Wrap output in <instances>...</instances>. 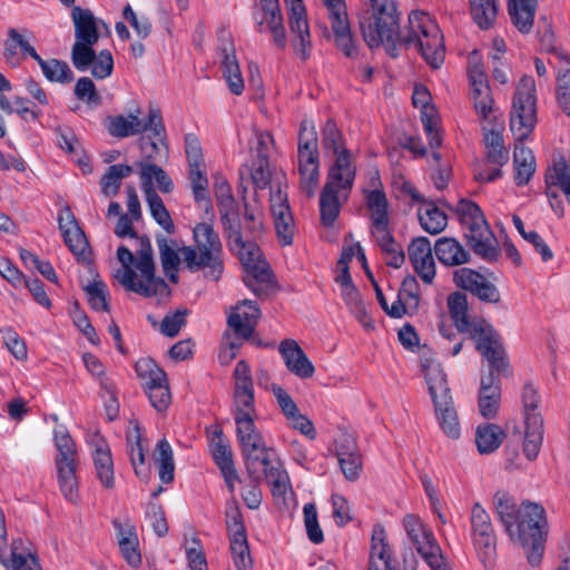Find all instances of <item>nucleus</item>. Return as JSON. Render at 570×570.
Here are the masks:
<instances>
[{"instance_id": "1", "label": "nucleus", "mask_w": 570, "mask_h": 570, "mask_svg": "<svg viewBox=\"0 0 570 570\" xmlns=\"http://www.w3.org/2000/svg\"><path fill=\"white\" fill-rule=\"evenodd\" d=\"M407 31L400 30V16L393 0H371V7L358 16L362 37L370 49L384 46L391 58H397V46L414 45L433 69L444 61L445 47L439 26L424 12L409 14Z\"/></svg>"}, {"instance_id": "2", "label": "nucleus", "mask_w": 570, "mask_h": 570, "mask_svg": "<svg viewBox=\"0 0 570 570\" xmlns=\"http://www.w3.org/2000/svg\"><path fill=\"white\" fill-rule=\"evenodd\" d=\"M194 246L179 247L177 240L156 236L163 271L175 269L184 264L190 273L204 272V276L217 282L224 272L223 244L212 223H198L193 229Z\"/></svg>"}, {"instance_id": "3", "label": "nucleus", "mask_w": 570, "mask_h": 570, "mask_svg": "<svg viewBox=\"0 0 570 570\" xmlns=\"http://www.w3.org/2000/svg\"><path fill=\"white\" fill-rule=\"evenodd\" d=\"M235 417L236 435L240 445L244 464L249 478L266 479L273 487V494H284L289 485V478L279 460H272L262 433L256 429L253 415L240 414Z\"/></svg>"}, {"instance_id": "4", "label": "nucleus", "mask_w": 570, "mask_h": 570, "mask_svg": "<svg viewBox=\"0 0 570 570\" xmlns=\"http://www.w3.org/2000/svg\"><path fill=\"white\" fill-rule=\"evenodd\" d=\"M535 82L531 76H523L515 88L510 128L522 141L532 132L537 122ZM514 180L518 186L528 185L535 171L532 150L522 142L517 144L513 153Z\"/></svg>"}, {"instance_id": "5", "label": "nucleus", "mask_w": 570, "mask_h": 570, "mask_svg": "<svg viewBox=\"0 0 570 570\" xmlns=\"http://www.w3.org/2000/svg\"><path fill=\"white\" fill-rule=\"evenodd\" d=\"M547 534L548 521L543 507L533 502H523L518 509L512 534L509 537L525 549L527 559L531 566H538L541 562Z\"/></svg>"}, {"instance_id": "6", "label": "nucleus", "mask_w": 570, "mask_h": 570, "mask_svg": "<svg viewBox=\"0 0 570 570\" xmlns=\"http://www.w3.org/2000/svg\"><path fill=\"white\" fill-rule=\"evenodd\" d=\"M456 214L460 223L469 230L464 234V238L473 253L488 263L497 262L501 255V249L480 206L463 198L456 205Z\"/></svg>"}, {"instance_id": "7", "label": "nucleus", "mask_w": 570, "mask_h": 570, "mask_svg": "<svg viewBox=\"0 0 570 570\" xmlns=\"http://www.w3.org/2000/svg\"><path fill=\"white\" fill-rule=\"evenodd\" d=\"M301 189L308 197L315 195L320 179L318 137L312 122L303 120L297 142Z\"/></svg>"}, {"instance_id": "8", "label": "nucleus", "mask_w": 570, "mask_h": 570, "mask_svg": "<svg viewBox=\"0 0 570 570\" xmlns=\"http://www.w3.org/2000/svg\"><path fill=\"white\" fill-rule=\"evenodd\" d=\"M230 250H237L239 261L247 274H254L259 281H268L272 277L269 265L266 261L261 259L262 252L256 239L252 237L245 229L243 222L236 225L235 232L232 229H223Z\"/></svg>"}, {"instance_id": "9", "label": "nucleus", "mask_w": 570, "mask_h": 570, "mask_svg": "<svg viewBox=\"0 0 570 570\" xmlns=\"http://www.w3.org/2000/svg\"><path fill=\"white\" fill-rule=\"evenodd\" d=\"M55 443L59 452L55 463L60 491L67 500L76 502L78 499L76 444L65 428L55 430Z\"/></svg>"}, {"instance_id": "10", "label": "nucleus", "mask_w": 570, "mask_h": 570, "mask_svg": "<svg viewBox=\"0 0 570 570\" xmlns=\"http://www.w3.org/2000/svg\"><path fill=\"white\" fill-rule=\"evenodd\" d=\"M322 141L326 150L336 156L328 170V176L336 179L343 189H351L354 184L356 168L352 163L351 153L344 147L343 136L333 119H328L322 130Z\"/></svg>"}, {"instance_id": "11", "label": "nucleus", "mask_w": 570, "mask_h": 570, "mask_svg": "<svg viewBox=\"0 0 570 570\" xmlns=\"http://www.w3.org/2000/svg\"><path fill=\"white\" fill-rule=\"evenodd\" d=\"M521 397L525 424L523 453L528 460L532 461L537 459L543 441V417L539 411L541 397L531 382L523 385Z\"/></svg>"}, {"instance_id": "12", "label": "nucleus", "mask_w": 570, "mask_h": 570, "mask_svg": "<svg viewBox=\"0 0 570 570\" xmlns=\"http://www.w3.org/2000/svg\"><path fill=\"white\" fill-rule=\"evenodd\" d=\"M475 343L476 351L488 362V372L492 375L509 376L510 361L502 343L501 335L491 324L484 327V332L470 337Z\"/></svg>"}, {"instance_id": "13", "label": "nucleus", "mask_w": 570, "mask_h": 570, "mask_svg": "<svg viewBox=\"0 0 570 570\" xmlns=\"http://www.w3.org/2000/svg\"><path fill=\"white\" fill-rule=\"evenodd\" d=\"M225 515L234 563L237 570H252L253 560L250 558L246 528L243 522L240 508L236 501L227 503Z\"/></svg>"}, {"instance_id": "14", "label": "nucleus", "mask_w": 570, "mask_h": 570, "mask_svg": "<svg viewBox=\"0 0 570 570\" xmlns=\"http://www.w3.org/2000/svg\"><path fill=\"white\" fill-rule=\"evenodd\" d=\"M328 11L336 47L348 58L356 55L345 0H323Z\"/></svg>"}, {"instance_id": "15", "label": "nucleus", "mask_w": 570, "mask_h": 570, "mask_svg": "<svg viewBox=\"0 0 570 570\" xmlns=\"http://www.w3.org/2000/svg\"><path fill=\"white\" fill-rule=\"evenodd\" d=\"M453 282L459 288L471 293L482 303L498 304L501 301L498 287L475 269L462 267L454 271Z\"/></svg>"}, {"instance_id": "16", "label": "nucleus", "mask_w": 570, "mask_h": 570, "mask_svg": "<svg viewBox=\"0 0 570 570\" xmlns=\"http://www.w3.org/2000/svg\"><path fill=\"white\" fill-rule=\"evenodd\" d=\"M288 8V23L292 33V45L295 52L303 59L309 58L311 36L303 0H284Z\"/></svg>"}, {"instance_id": "17", "label": "nucleus", "mask_w": 570, "mask_h": 570, "mask_svg": "<svg viewBox=\"0 0 570 570\" xmlns=\"http://www.w3.org/2000/svg\"><path fill=\"white\" fill-rule=\"evenodd\" d=\"M271 212L277 239L282 246L293 244L295 223L288 204L287 194L281 188L271 193Z\"/></svg>"}, {"instance_id": "18", "label": "nucleus", "mask_w": 570, "mask_h": 570, "mask_svg": "<svg viewBox=\"0 0 570 570\" xmlns=\"http://www.w3.org/2000/svg\"><path fill=\"white\" fill-rule=\"evenodd\" d=\"M470 521L475 548L483 558L491 557L495 551L497 537L491 518L480 503L473 505Z\"/></svg>"}, {"instance_id": "19", "label": "nucleus", "mask_w": 570, "mask_h": 570, "mask_svg": "<svg viewBox=\"0 0 570 570\" xmlns=\"http://www.w3.org/2000/svg\"><path fill=\"white\" fill-rule=\"evenodd\" d=\"M468 297L465 293L454 292L448 296V308L450 316L460 333H468L471 337L474 334L484 332L488 323L484 318L471 317L468 313Z\"/></svg>"}, {"instance_id": "20", "label": "nucleus", "mask_w": 570, "mask_h": 570, "mask_svg": "<svg viewBox=\"0 0 570 570\" xmlns=\"http://www.w3.org/2000/svg\"><path fill=\"white\" fill-rule=\"evenodd\" d=\"M139 240V249L137 252L138 259L136 268L140 272L141 277L146 281L149 291H155L154 296L169 295L170 288L164 278L156 276V265L153 256V247L148 236L142 235L136 237Z\"/></svg>"}, {"instance_id": "21", "label": "nucleus", "mask_w": 570, "mask_h": 570, "mask_svg": "<svg viewBox=\"0 0 570 570\" xmlns=\"http://www.w3.org/2000/svg\"><path fill=\"white\" fill-rule=\"evenodd\" d=\"M409 259L414 272L425 284H432L436 274L430 239L419 236L407 246Z\"/></svg>"}, {"instance_id": "22", "label": "nucleus", "mask_w": 570, "mask_h": 570, "mask_svg": "<svg viewBox=\"0 0 570 570\" xmlns=\"http://www.w3.org/2000/svg\"><path fill=\"white\" fill-rule=\"evenodd\" d=\"M117 258L122 265V271L118 269L115 277L125 287V289L137 293L144 297H153L155 291H149L146 281L136 279L137 275L131 266L134 264L136 265L137 259H135L131 250L124 245L119 246L117 249Z\"/></svg>"}, {"instance_id": "23", "label": "nucleus", "mask_w": 570, "mask_h": 570, "mask_svg": "<svg viewBox=\"0 0 570 570\" xmlns=\"http://www.w3.org/2000/svg\"><path fill=\"white\" fill-rule=\"evenodd\" d=\"M552 38L553 33L547 30L541 40L542 45L547 48V51L554 53L560 60L570 66V56L564 50L549 46ZM556 98L560 109L570 117V67L561 69L557 77Z\"/></svg>"}, {"instance_id": "24", "label": "nucleus", "mask_w": 570, "mask_h": 570, "mask_svg": "<svg viewBox=\"0 0 570 570\" xmlns=\"http://www.w3.org/2000/svg\"><path fill=\"white\" fill-rule=\"evenodd\" d=\"M112 525L116 530V538L122 558L130 567L139 568L141 566V553L135 524L129 520L121 522L115 519Z\"/></svg>"}, {"instance_id": "25", "label": "nucleus", "mask_w": 570, "mask_h": 570, "mask_svg": "<svg viewBox=\"0 0 570 570\" xmlns=\"http://www.w3.org/2000/svg\"><path fill=\"white\" fill-rule=\"evenodd\" d=\"M422 372L434 406L440 407L444 405L446 401L453 400L446 374L439 363L429 358L424 360L422 362Z\"/></svg>"}, {"instance_id": "26", "label": "nucleus", "mask_w": 570, "mask_h": 570, "mask_svg": "<svg viewBox=\"0 0 570 570\" xmlns=\"http://www.w3.org/2000/svg\"><path fill=\"white\" fill-rule=\"evenodd\" d=\"M287 370L299 379H309L315 367L295 340H283L278 346Z\"/></svg>"}, {"instance_id": "27", "label": "nucleus", "mask_w": 570, "mask_h": 570, "mask_svg": "<svg viewBox=\"0 0 570 570\" xmlns=\"http://www.w3.org/2000/svg\"><path fill=\"white\" fill-rule=\"evenodd\" d=\"M239 306L245 309L242 313H232L227 324L238 337L249 340L261 317V309L255 301L249 299L239 302L236 308L239 309Z\"/></svg>"}, {"instance_id": "28", "label": "nucleus", "mask_w": 570, "mask_h": 570, "mask_svg": "<svg viewBox=\"0 0 570 570\" xmlns=\"http://www.w3.org/2000/svg\"><path fill=\"white\" fill-rule=\"evenodd\" d=\"M340 183L327 175V180L320 195V218L325 227H332L341 210L338 202Z\"/></svg>"}, {"instance_id": "29", "label": "nucleus", "mask_w": 570, "mask_h": 570, "mask_svg": "<svg viewBox=\"0 0 570 570\" xmlns=\"http://www.w3.org/2000/svg\"><path fill=\"white\" fill-rule=\"evenodd\" d=\"M434 253L441 264L449 267L471 262V254L453 237H441L434 244Z\"/></svg>"}, {"instance_id": "30", "label": "nucleus", "mask_w": 570, "mask_h": 570, "mask_svg": "<svg viewBox=\"0 0 570 570\" xmlns=\"http://www.w3.org/2000/svg\"><path fill=\"white\" fill-rule=\"evenodd\" d=\"M58 225L65 244L77 261L82 264H91L90 246L81 227L67 228L63 215H58Z\"/></svg>"}, {"instance_id": "31", "label": "nucleus", "mask_w": 570, "mask_h": 570, "mask_svg": "<svg viewBox=\"0 0 570 570\" xmlns=\"http://www.w3.org/2000/svg\"><path fill=\"white\" fill-rule=\"evenodd\" d=\"M214 195L220 214L223 229H232V232H235L236 225H238L242 219L240 208L232 193V187L214 188Z\"/></svg>"}, {"instance_id": "32", "label": "nucleus", "mask_w": 570, "mask_h": 570, "mask_svg": "<svg viewBox=\"0 0 570 570\" xmlns=\"http://www.w3.org/2000/svg\"><path fill=\"white\" fill-rule=\"evenodd\" d=\"M71 18L75 26L76 41L96 45L99 40L100 33L91 10L73 6L71 10Z\"/></svg>"}, {"instance_id": "33", "label": "nucleus", "mask_w": 570, "mask_h": 570, "mask_svg": "<svg viewBox=\"0 0 570 570\" xmlns=\"http://www.w3.org/2000/svg\"><path fill=\"white\" fill-rule=\"evenodd\" d=\"M537 6L538 0L508 1L511 22L521 33L528 35L532 30Z\"/></svg>"}, {"instance_id": "34", "label": "nucleus", "mask_w": 570, "mask_h": 570, "mask_svg": "<svg viewBox=\"0 0 570 570\" xmlns=\"http://www.w3.org/2000/svg\"><path fill=\"white\" fill-rule=\"evenodd\" d=\"M135 371L141 380L145 393L168 385L166 372L150 357H144L136 362Z\"/></svg>"}, {"instance_id": "35", "label": "nucleus", "mask_w": 570, "mask_h": 570, "mask_svg": "<svg viewBox=\"0 0 570 570\" xmlns=\"http://www.w3.org/2000/svg\"><path fill=\"white\" fill-rule=\"evenodd\" d=\"M366 206L371 212L372 225L375 229H385L390 226L389 202L382 189L365 191Z\"/></svg>"}, {"instance_id": "36", "label": "nucleus", "mask_w": 570, "mask_h": 570, "mask_svg": "<svg viewBox=\"0 0 570 570\" xmlns=\"http://www.w3.org/2000/svg\"><path fill=\"white\" fill-rule=\"evenodd\" d=\"M203 165L189 167V179L194 199L198 205H204L205 214L214 219V207L208 191V178L202 170Z\"/></svg>"}, {"instance_id": "37", "label": "nucleus", "mask_w": 570, "mask_h": 570, "mask_svg": "<svg viewBox=\"0 0 570 570\" xmlns=\"http://www.w3.org/2000/svg\"><path fill=\"white\" fill-rule=\"evenodd\" d=\"M415 547L416 551L423 560L430 566L432 570H450L448 563L445 562V558L442 553V550L432 533V538H417L416 541H411Z\"/></svg>"}, {"instance_id": "38", "label": "nucleus", "mask_w": 570, "mask_h": 570, "mask_svg": "<svg viewBox=\"0 0 570 570\" xmlns=\"http://www.w3.org/2000/svg\"><path fill=\"white\" fill-rule=\"evenodd\" d=\"M505 432L501 426L493 423L479 425L475 431V443L481 454H490L502 444Z\"/></svg>"}, {"instance_id": "39", "label": "nucleus", "mask_w": 570, "mask_h": 570, "mask_svg": "<svg viewBox=\"0 0 570 570\" xmlns=\"http://www.w3.org/2000/svg\"><path fill=\"white\" fill-rule=\"evenodd\" d=\"M96 476L105 489L115 487L114 462L107 445H97L94 453Z\"/></svg>"}, {"instance_id": "40", "label": "nucleus", "mask_w": 570, "mask_h": 570, "mask_svg": "<svg viewBox=\"0 0 570 570\" xmlns=\"http://www.w3.org/2000/svg\"><path fill=\"white\" fill-rule=\"evenodd\" d=\"M381 234L376 237V242L384 255H386V265L393 268H400L405 262V254L402 246L396 243L391 234L390 226L385 229H375Z\"/></svg>"}, {"instance_id": "41", "label": "nucleus", "mask_w": 570, "mask_h": 570, "mask_svg": "<svg viewBox=\"0 0 570 570\" xmlns=\"http://www.w3.org/2000/svg\"><path fill=\"white\" fill-rule=\"evenodd\" d=\"M472 20L482 30L493 27L498 16V0H469Z\"/></svg>"}, {"instance_id": "42", "label": "nucleus", "mask_w": 570, "mask_h": 570, "mask_svg": "<svg viewBox=\"0 0 570 570\" xmlns=\"http://www.w3.org/2000/svg\"><path fill=\"white\" fill-rule=\"evenodd\" d=\"M435 415L443 433L450 439L456 440L461 435L460 421L453 400L446 401L444 405L434 406Z\"/></svg>"}, {"instance_id": "43", "label": "nucleus", "mask_w": 570, "mask_h": 570, "mask_svg": "<svg viewBox=\"0 0 570 570\" xmlns=\"http://www.w3.org/2000/svg\"><path fill=\"white\" fill-rule=\"evenodd\" d=\"M266 22L267 29L272 33L274 43L284 49L286 47V31L284 27L283 14L281 8L269 11H263V17L257 21L258 31H263V24Z\"/></svg>"}, {"instance_id": "44", "label": "nucleus", "mask_w": 570, "mask_h": 570, "mask_svg": "<svg viewBox=\"0 0 570 570\" xmlns=\"http://www.w3.org/2000/svg\"><path fill=\"white\" fill-rule=\"evenodd\" d=\"M425 204V210L420 209L417 213L420 225L426 233L438 235L445 229L448 217L433 202H426Z\"/></svg>"}, {"instance_id": "45", "label": "nucleus", "mask_w": 570, "mask_h": 570, "mask_svg": "<svg viewBox=\"0 0 570 570\" xmlns=\"http://www.w3.org/2000/svg\"><path fill=\"white\" fill-rule=\"evenodd\" d=\"M135 430V440L132 441L131 438L128 436V455L135 474L140 480L147 482L150 478V469L145 465V450L141 444V434L138 424H136Z\"/></svg>"}, {"instance_id": "46", "label": "nucleus", "mask_w": 570, "mask_h": 570, "mask_svg": "<svg viewBox=\"0 0 570 570\" xmlns=\"http://www.w3.org/2000/svg\"><path fill=\"white\" fill-rule=\"evenodd\" d=\"M484 144L488 163L502 167L509 161V151L504 147L503 136L500 131L494 129L487 131Z\"/></svg>"}, {"instance_id": "47", "label": "nucleus", "mask_w": 570, "mask_h": 570, "mask_svg": "<svg viewBox=\"0 0 570 570\" xmlns=\"http://www.w3.org/2000/svg\"><path fill=\"white\" fill-rule=\"evenodd\" d=\"M212 443V456L214 462L220 471L227 470V472H230V468L235 465L233 460V452L220 428H217L214 431Z\"/></svg>"}, {"instance_id": "48", "label": "nucleus", "mask_w": 570, "mask_h": 570, "mask_svg": "<svg viewBox=\"0 0 570 570\" xmlns=\"http://www.w3.org/2000/svg\"><path fill=\"white\" fill-rule=\"evenodd\" d=\"M140 179L142 181L144 191L146 188H153V179L155 178L158 188L163 193H170L174 189V183L169 175L156 164H140Z\"/></svg>"}, {"instance_id": "49", "label": "nucleus", "mask_w": 570, "mask_h": 570, "mask_svg": "<svg viewBox=\"0 0 570 570\" xmlns=\"http://www.w3.org/2000/svg\"><path fill=\"white\" fill-rule=\"evenodd\" d=\"M131 174L132 167L129 165H111L100 179L101 193L107 197L116 196L121 186V180Z\"/></svg>"}, {"instance_id": "50", "label": "nucleus", "mask_w": 570, "mask_h": 570, "mask_svg": "<svg viewBox=\"0 0 570 570\" xmlns=\"http://www.w3.org/2000/svg\"><path fill=\"white\" fill-rule=\"evenodd\" d=\"M146 200L149 206L150 214L157 224H159L168 234L175 233V225L169 212L154 188H146Z\"/></svg>"}, {"instance_id": "51", "label": "nucleus", "mask_w": 570, "mask_h": 570, "mask_svg": "<svg viewBox=\"0 0 570 570\" xmlns=\"http://www.w3.org/2000/svg\"><path fill=\"white\" fill-rule=\"evenodd\" d=\"M45 77L51 82L69 83L73 80L75 76L69 65L59 59H40L38 62Z\"/></svg>"}, {"instance_id": "52", "label": "nucleus", "mask_w": 570, "mask_h": 570, "mask_svg": "<svg viewBox=\"0 0 570 570\" xmlns=\"http://www.w3.org/2000/svg\"><path fill=\"white\" fill-rule=\"evenodd\" d=\"M159 479L163 483L174 481L175 462L169 442L166 439L158 441L156 445Z\"/></svg>"}, {"instance_id": "53", "label": "nucleus", "mask_w": 570, "mask_h": 570, "mask_svg": "<svg viewBox=\"0 0 570 570\" xmlns=\"http://www.w3.org/2000/svg\"><path fill=\"white\" fill-rule=\"evenodd\" d=\"M108 132L116 138H126L140 134V119L130 114L127 118L119 115L111 117L108 125Z\"/></svg>"}, {"instance_id": "54", "label": "nucleus", "mask_w": 570, "mask_h": 570, "mask_svg": "<svg viewBox=\"0 0 570 570\" xmlns=\"http://www.w3.org/2000/svg\"><path fill=\"white\" fill-rule=\"evenodd\" d=\"M568 168L567 161L561 157L547 169V180L550 185H558L570 205V173Z\"/></svg>"}, {"instance_id": "55", "label": "nucleus", "mask_w": 570, "mask_h": 570, "mask_svg": "<svg viewBox=\"0 0 570 570\" xmlns=\"http://www.w3.org/2000/svg\"><path fill=\"white\" fill-rule=\"evenodd\" d=\"M495 510L501 523L508 534H512V528L517 518L518 510L512 499L504 492H498L494 495Z\"/></svg>"}, {"instance_id": "56", "label": "nucleus", "mask_w": 570, "mask_h": 570, "mask_svg": "<svg viewBox=\"0 0 570 570\" xmlns=\"http://www.w3.org/2000/svg\"><path fill=\"white\" fill-rule=\"evenodd\" d=\"M150 131L154 138L160 142L166 149L167 140H166V128L163 120L161 111L158 106H149L148 117L145 124L140 122V134Z\"/></svg>"}, {"instance_id": "57", "label": "nucleus", "mask_w": 570, "mask_h": 570, "mask_svg": "<svg viewBox=\"0 0 570 570\" xmlns=\"http://www.w3.org/2000/svg\"><path fill=\"white\" fill-rule=\"evenodd\" d=\"M238 193L242 197L243 202V216L245 223V229L252 237H261L264 232L263 222L255 215L254 210L249 208V204L247 202V186L243 183V177H240V183L238 185Z\"/></svg>"}, {"instance_id": "58", "label": "nucleus", "mask_w": 570, "mask_h": 570, "mask_svg": "<svg viewBox=\"0 0 570 570\" xmlns=\"http://www.w3.org/2000/svg\"><path fill=\"white\" fill-rule=\"evenodd\" d=\"M88 297V303L94 311L109 312L110 306L107 301L108 291L106 284L101 279H94L82 286Z\"/></svg>"}, {"instance_id": "59", "label": "nucleus", "mask_w": 570, "mask_h": 570, "mask_svg": "<svg viewBox=\"0 0 570 570\" xmlns=\"http://www.w3.org/2000/svg\"><path fill=\"white\" fill-rule=\"evenodd\" d=\"M370 558H379L384 562L385 568L391 566V553L385 529L380 523L373 527Z\"/></svg>"}, {"instance_id": "60", "label": "nucleus", "mask_w": 570, "mask_h": 570, "mask_svg": "<svg viewBox=\"0 0 570 570\" xmlns=\"http://www.w3.org/2000/svg\"><path fill=\"white\" fill-rule=\"evenodd\" d=\"M512 222L519 234L530 244L533 245L535 250L541 255L543 262H548L552 259L553 253L547 243L541 238V236L535 232H525L524 225L520 216L513 215Z\"/></svg>"}, {"instance_id": "61", "label": "nucleus", "mask_w": 570, "mask_h": 570, "mask_svg": "<svg viewBox=\"0 0 570 570\" xmlns=\"http://www.w3.org/2000/svg\"><path fill=\"white\" fill-rule=\"evenodd\" d=\"M95 45H88L87 42L75 41L71 48V62L78 71H87L95 59L97 52L94 49Z\"/></svg>"}, {"instance_id": "62", "label": "nucleus", "mask_w": 570, "mask_h": 570, "mask_svg": "<svg viewBox=\"0 0 570 570\" xmlns=\"http://www.w3.org/2000/svg\"><path fill=\"white\" fill-rule=\"evenodd\" d=\"M303 513L306 533L309 541L315 544L322 543L324 541V534L318 523L315 504L306 503L303 508Z\"/></svg>"}, {"instance_id": "63", "label": "nucleus", "mask_w": 570, "mask_h": 570, "mask_svg": "<svg viewBox=\"0 0 570 570\" xmlns=\"http://www.w3.org/2000/svg\"><path fill=\"white\" fill-rule=\"evenodd\" d=\"M75 96L88 105L99 106L101 96L99 95L95 82L89 77H81L76 82L73 89Z\"/></svg>"}, {"instance_id": "64", "label": "nucleus", "mask_w": 570, "mask_h": 570, "mask_svg": "<svg viewBox=\"0 0 570 570\" xmlns=\"http://www.w3.org/2000/svg\"><path fill=\"white\" fill-rule=\"evenodd\" d=\"M399 294L403 297L407 304L411 312H416L420 306V285L416 281L415 276L406 275L399 288Z\"/></svg>"}]
</instances>
